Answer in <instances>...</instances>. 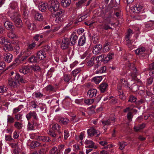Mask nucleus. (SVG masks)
Segmentation results:
<instances>
[{"instance_id": "e2e57ef3", "label": "nucleus", "mask_w": 154, "mask_h": 154, "mask_svg": "<svg viewBox=\"0 0 154 154\" xmlns=\"http://www.w3.org/2000/svg\"><path fill=\"white\" fill-rule=\"evenodd\" d=\"M39 136L37 135V134L33 133L30 135V138L32 139L37 140H38V137Z\"/></svg>"}, {"instance_id": "79ce46f5", "label": "nucleus", "mask_w": 154, "mask_h": 154, "mask_svg": "<svg viewBox=\"0 0 154 154\" xmlns=\"http://www.w3.org/2000/svg\"><path fill=\"white\" fill-rule=\"evenodd\" d=\"M35 18L38 21H41L43 19V17L41 14L37 13L35 14Z\"/></svg>"}, {"instance_id": "a19ab883", "label": "nucleus", "mask_w": 154, "mask_h": 154, "mask_svg": "<svg viewBox=\"0 0 154 154\" xmlns=\"http://www.w3.org/2000/svg\"><path fill=\"white\" fill-rule=\"evenodd\" d=\"M64 19L63 15L58 16L56 17L55 21L58 23H60L63 21Z\"/></svg>"}, {"instance_id": "052dcab7", "label": "nucleus", "mask_w": 154, "mask_h": 154, "mask_svg": "<svg viewBox=\"0 0 154 154\" xmlns=\"http://www.w3.org/2000/svg\"><path fill=\"white\" fill-rule=\"evenodd\" d=\"M5 67V64L4 61L0 62V70H2Z\"/></svg>"}, {"instance_id": "a211bd4d", "label": "nucleus", "mask_w": 154, "mask_h": 154, "mask_svg": "<svg viewBox=\"0 0 154 154\" xmlns=\"http://www.w3.org/2000/svg\"><path fill=\"white\" fill-rule=\"evenodd\" d=\"M26 117L29 121L31 118L32 117L33 119H37V114L35 111L30 112L26 115Z\"/></svg>"}, {"instance_id": "a878e982", "label": "nucleus", "mask_w": 154, "mask_h": 154, "mask_svg": "<svg viewBox=\"0 0 154 154\" xmlns=\"http://www.w3.org/2000/svg\"><path fill=\"white\" fill-rule=\"evenodd\" d=\"M71 37L70 38L71 43L72 45H74L77 41L78 38L77 36L75 33L72 34L71 35Z\"/></svg>"}, {"instance_id": "c9c22d12", "label": "nucleus", "mask_w": 154, "mask_h": 154, "mask_svg": "<svg viewBox=\"0 0 154 154\" xmlns=\"http://www.w3.org/2000/svg\"><path fill=\"white\" fill-rule=\"evenodd\" d=\"M15 121V119L12 116L8 115L7 116V123L8 124L13 123Z\"/></svg>"}, {"instance_id": "7c9ffc66", "label": "nucleus", "mask_w": 154, "mask_h": 154, "mask_svg": "<svg viewBox=\"0 0 154 154\" xmlns=\"http://www.w3.org/2000/svg\"><path fill=\"white\" fill-rule=\"evenodd\" d=\"M96 59H96L95 57H92L87 62V64L88 66L90 67L92 66L94 63L95 60H96V61L97 60H96Z\"/></svg>"}, {"instance_id": "58836bf2", "label": "nucleus", "mask_w": 154, "mask_h": 154, "mask_svg": "<svg viewBox=\"0 0 154 154\" xmlns=\"http://www.w3.org/2000/svg\"><path fill=\"white\" fill-rule=\"evenodd\" d=\"M145 27L146 28H154V21H150L147 22L145 24Z\"/></svg>"}, {"instance_id": "f704fd0d", "label": "nucleus", "mask_w": 154, "mask_h": 154, "mask_svg": "<svg viewBox=\"0 0 154 154\" xmlns=\"http://www.w3.org/2000/svg\"><path fill=\"white\" fill-rule=\"evenodd\" d=\"M109 45V42H106L103 49V52H106L109 50L110 48Z\"/></svg>"}, {"instance_id": "b1692460", "label": "nucleus", "mask_w": 154, "mask_h": 154, "mask_svg": "<svg viewBox=\"0 0 154 154\" xmlns=\"http://www.w3.org/2000/svg\"><path fill=\"white\" fill-rule=\"evenodd\" d=\"M8 81L9 85L11 86V88L16 87L17 85L19 84L17 83V81L16 82L14 80V79H9Z\"/></svg>"}, {"instance_id": "a18cd8bd", "label": "nucleus", "mask_w": 154, "mask_h": 154, "mask_svg": "<svg viewBox=\"0 0 154 154\" xmlns=\"http://www.w3.org/2000/svg\"><path fill=\"white\" fill-rule=\"evenodd\" d=\"M43 96V94L39 92H35L33 94V96L36 98H41Z\"/></svg>"}, {"instance_id": "1a4fd4ad", "label": "nucleus", "mask_w": 154, "mask_h": 154, "mask_svg": "<svg viewBox=\"0 0 154 154\" xmlns=\"http://www.w3.org/2000/svg\"><path fill=\"white\" fill-rule=\"evenodd\" d=\"M128 66L129 67L130 70L131 71L130 75L133 77H135L137 70L134 64L133 63H129Z\"/></svg>"}, {"instance_id": "72a5a7b5", "label": "nucleus", "mask_w": 154, "mask_h": 154, "mask_svg": "<svg viewBox=\"0 0 154 154\" xmlns=\"http://www.w3.org/2000/svg\"><path fill=\"white\" fill-rule=\"evenodd\" d=\"M102 76L95 77L93 78V80L96 84H98L102 80Z\"/></svg>"}, {"instance_id": "8fccbe9b", "label": "nucleus", "mask_w": 154, "mask_h": 154, "mask_svg": "<svg viewBox=\"0 0 154 154\" xmlns=\"http://www.w3.org/2000/svg\"><path fill=\"white\" fill-rule=\"evenodd\" d=\"M38 59L34 56H32L30 57L29 60V61L31 63H35L37 62Z\"/></svg>"}, {"instance_id": "473e14b6", "label": "nucleus", "mask_w": 154, "mask_h": 154, "mask_svg": "<svg viewBox=\"0 0 154 154\" xmlns=\"http://www.w3.org/2000/svg\"><path fill=\"white\" fill-rule=\"evenodd\" d=\"M5 51H11L13 49V46L10 44L9 43L5 45L3 48Z\"/></svg>"}, {"instance_id": "bb28decb", "label": "nucleus", "mask_w": 154, "mask_h": 154, "mask_svg": "<svg viewBox=\"0 0 154 154\" xmlns=\"http://www.w3.org/2000/svg\"><path fill=\"white\" fill-rule=\"evenodd\" d=\"M23 54L25 55L23 57V60L26 59L27 57L31 54L32 53L31 50L27 48L26 50L23 51Z\"/></svg>"}, {"instance_id": "774afa93", "label": "nucleus", "mask_w": 154, "mask_h": 154, "mask_svg": "<svg viewBox=\"0 0 154 154\" xmlns=\"http://www.w3.org/2000/svg\"><path fill=\"white\" fill-rule=\"evenodd\" d=\"M48 134L53 137H55L56 135L55 133L50 130L48 131L47 132Z\"/></svg>"}, {"instance_id": "423d86ee", "label": "nucleus", "mask_w": 154, "mask_h": 154, "mask_svg": "<svg viewBox=\"0 0 154 154\" xmlns=\"http://www.w3.org/2000/svg\"><path fill=\"white\" fill-rule=\"evenodd\" d=\"M85 143L87 145L86 146L87 148L96 149L97 147L95 143L91 140H86Z\"/></svg>"}, {"instance_id": "4468645a", "label": "nucleus", "mask_w": 154, "mask_h": 154, "mask_svg": "<svg viewBox=\"0 0 154 154\" xmlns=\"http://www.w3.org/2000/svg\"><path fill=\"white\" fill-rule=\"evenodd\" d=\"M133 34L132 31L130 29H128L127 33L125 37V40L127 42L128 45L131 44V42L130 40V38L131 37Z\"/></svg>"}, {"instance_id": "603ef678", "label": "nucleus", "mask_w": 154, "mask_h": 154, "mask_svg": "<svg viewBox=\"0 0 154 154\" xmlns=\"http://www.w3.org/2000/svg\"><path fill=\"white\" fill-rule=\"evenodd\" d=\"M81 70V69L80 68H78L74 70L72 72L73 76L75 77L77 75V74L79 73Z\"/></svg>"}, {"instance_id": "39448f33", "label": "nucleus", "mask_w": 154, "mask_h": 154, "mask_svg": "<svg viewBox=\"0 0 154 154\" xmlns=\"http://www.w3.org/2000/svg\"><path fill=\"white\" fill-rule=\"evenodd\" d=\"M87 133L88 135L91 137L93 136L94 135H96L97 136H98L100 134L99 131L95 130L93 128L88 129Z\"/></svg>"}, {"instance_id": "ea45409f", "label": "nucleus", "mask_w": 154, "mask_h": 154, "mask_svg": "<svg viewBox=\"0 0 154 154\" xmlns=\"http://www.w3.org/2000/svg\"><path fill=\"white\" fill-rule=\"evenodd\" d=\"M118 145L119 146V149L120 150L123 149L125 146L127 145V143L126 142H119L118 143Z\"/></svg>"}, {"instance_id": "0eeeda50", "label": "nucleus", "mask_w": 154, "mask_h": 154, "mask_svg": "<svg viewBox=\"0 0 154 154\" xmlns=\"http://www.w3.org/2000/svg\"><path fill=\"white\" fill-rule=\"evenodd\" d=\"M135 52L137 54L143 57L147 54L145 48L143 47L137 48L135 50Z\"/></svg>"}, {"instance_id": "dca6fc26", "label": "nucleus", "mask_w": 154, "mask_h": 154, "mask_svg": "<svg viewBox=\"0 0 154 154\" xmlns=\"http://www.w3.org/2000/svg\"><path fill=\"white\" fill-rule=\"evenodd\" d=\"M114 19L113 17L111 14L109 13L108 15L106 17L104 20L105 23H109L111 25H114V23L111 22L112 20Z\"/></svg>"}, {"instance_id": "37998d69", "label": "nucleus", "mask_w": 154, "mask_h": 154, "mask_svg": "<svg viewBox=\"0 0 154 154\" xmlns=\"http://www.w3.org/2000/svg\"><path fill=\"white\" fill-rule=\"evenodd\" d=\"M94 101V99H85L84 100V102L85 104L88 105H89L92 104Z\"/></svg>"}, {"instance_id": "49530a36", "label": "nucleus", "mask_w": 154, "mask_h": 154, "mask_svg": "<svg viewBox=\"0 0 154 154\" xmlns=\"http://www.w3.org/2000/svg\"><path fill=\"white\" fill-rule=\"evenodd\" d=\"M69 119L66 118H62L60 120V122L64 125L67 124L69 122Z\"/></svg>"}, {"instance_id": "864d4df0", "label": "nucleus", "mask_w": 154, "mask_h": 154, "mask_svg": "<svg viewBox=\"0 0 154 154\" xmlns=\"http://www.w3.org/2000/svg\"><path fill=\"white\" fill-rule=\"evenodd\" d=\"M86 0H81L76 3L77 8H79L82 6V5L86 2Z\"/></svg>"}, {"instance_id": "e433bc0d", "label": "nucleus", "mask_w": 154, "mask_h": 154, "mask_svg": "<svg viewBox=\"0 0 154 154\" xmlns=\"http://www.w3.org/2000/svg\"><path fill=\"white\" fill-rule=\"evenodd\" d=\"M51 154H60L61 152L56 147H54L50 151Z\"/></svg>"}, {"instance_id": "aec40b11", "label": "nucleus", "mask_w": 154, "mask_h": 154, "mask_svg": "<svg viewBox=\"0 0 154 154\" xmlns=\"http://www.w3.org/2000/svg\"><path fill=\"white\" fill-rule=\"evenodd\" d=\"M97 90L95 89L89 90L87 92V95L90 97H95L97 93Z\"/></svg>"}, {"instance_id": "9b49d317", "label": "nucleus", "mask_w": 154, "mask_h": 154, "mask_svg": "<svg viewBox=\"0 0 154 154\" xmlns=\"http://www.w3.org/2000/svg\"><path fill=\"white\" fill-rule=\"evenodd\" d=\"M102 49V46L99 44H97L93 47V52L95 54H97L100 53Z\"/></svg>"}, {"instance_id": "f257e3e1", "label": "nucleus", "mask_w": 154, "mask_h": 154, "mask_svg": "<svg viewBox=\"0 0 154 154\" xmlns=\"http://www.w3.org/2000/svg\"><path fill=\"white\" fill-rule=\"evenodd\" d=\"M60 5L57 0H51L49 3L48 9L54 13L55 16L61 15L64 11L59 9Z\"/></svg>"}, {"instance_id": "9d476101", "label": "nucleus", "mask_w": 154, "mask_h": 154, "mask_svg": "<svg viewBox=\"0 0 154 154\" xmlns=\"http://www.w3.org/2000/svg\"><path fill=\"white\" fill-rule=\"evenodd\" d=\"M69 40L68 38H64L62 39L61 48L63 49H65L67 48L69 44Z\"/></svg>"}, {"instance_id": "c756f323", "label": "nucleus", "mask_w": 154, "mask_h": 154, "mask_svg": "<svg viewBox=\"0 0 154 154\" xmlns=\"http://www.w3.org/2000/svg\"><path fill=\"white\" fill-rule=\"evenodd\" d=\"M41 146L40 143L36 141H32L31 143L30 146L32 148Z\"/></svg>"}, {"instance_id": "6e6d98bb", "label": "nucleus", "mask_w": 154, "mask_h": 154, "mask_svg": "<svg viewBox=\"0 0 154 154\" xmlns=\"http://www.w3.org/2000/svg\"><path fill=\"white\" fill-rule=\"evenodd\" d=\"M17 6L18 4L17 2H13L11 4L10 8L11 10H13L14 9L17 8Z\"/></svg>"}, {"instance_id": "4c0bfd02", "label": "nucleus", "mask_w": 154, "mask_h": 154, "mask_svg": "<svg viewBox=\"0 0 154 154\" xmlns=\"http://www.w3.org/2000/svg\"><path fill=\"white\" fill-rule=\"evenodd\" d=\"M145 127V124H142L138 126H135L134 128V129L135 131H138L141 129L144 128Z\"/></svg>"}, {"instance_id": "2f4dec72", "label": "nucleus", "mask_w": 154, "mask_h": 154, "mask_svg": "<svg viewBox=\"0 0 154 154\" xmlns=\"http://www.w3.org/2000/svg\"><path fill=\"white\" fill-rule=\"evenodd\" d=\"M14 126L18 130H21L22 128L23 125L22 123L16 122H15Z\"/></svg>"}, {"instance_id": "69168bd1", "label": "nucleus", "mask_w": 154, "mask_h": 154, "mask_svg": "<svg viewBox=\"0 0 154 154\" xmlns=\"http://www.w3.org/2000/svg\"><path fill=\"white\" fill-rule=\"evenodd\" d=\"M127 117L128 119L130 121L131 120V119L133 117L132 113L131 112H129L127 115Z\"/></svg>"}, {"instance_id": "6e6552de", "label": "nucleus", "mask_w": 154, "mask_h": 154, "mask_svg": "<svg viewBox=\"0 0 154 154\" xmlns=\"http://www.w3.org/2000/svg\"><path fill=\"white\" fill-rule=\"evenodd\" d=\"M21 10L23 13L24 17L26 19L28 15V11L26 5L24 3H22L21 6Z\"/></svg>"}, {"instance_id": "5fc2aeb1", "label": "nucleus", "mask_w": 154, "mask_h": 154, "mask_svg": "<svg viewBox=\"0 0 154 154\" xmlns=\"http://www.w3.org/2000/svg\"><path fill=\"white\" fill-rule=\"evenodd\" d=\"M28 28L31 30H34L36 28L35 25L33 23H29L27 24Z\"/></svg>"}, {"instance_id": "338daca9", "label": "nucleus", "mask_w": 154, "mask_h": 154, "mask_svg": "<svg viewBox=\"0 0 154 154\" xmlns=\"http://www.w3.org/2000/svg\"><path fill=\"white\" fill-rule=\"evenodd\" d=\"M20 75L19 74H17L14 79V80L16 82L17 81V83H19V82L20 79Z\"/></svg>"}, {"instance_id": "c03bdc74", "label": "nucleus", "mask_w": 154, "mask_h": 154, "mask_svg": "<svg viewBox=\"0 0 154 154\" xmlns=\"http://www.w3.org/2000/svg\"><path fill=\"white\" fill-rule=\"evenodd\" d=\"M5 27L8 29L12 27V23L9 21H6L4 24Z\"/></svg>"}, {"instance_id": "4d7b16f0", "label": "nucleus", "mask_w": 154, "mask_h": 154, "mask_svg": "<svg viewBox=\"0 0 154 154\" xmlns=\"http://www.w3.org/2000/svg\"><path fill=\"white\" fill-rule=\"evenodd\" d=\"M120 82L121 84V85L125 87H128V82L127 81H126L124 79H121L120 80Z\"/></svg>"}, {"instance_id": "20e7f679", "label": "nucleus", "mask_w": 154, "mask_h": 154, "mask_svg": "<svg viewBox=\"0 0 154 154\" xmlns=\"http://www.w3.org/2000/svg\"><path fill=\"white\" fill-rule=\"evenodd\" d=\"M143 6L139 4H137L135 6H133L131 8L132 12L136 15L143 13Z\"/></svg>"}, {"instance_id": "393cba45", "label": "nucleus", "mask_w": 154, "mask_h": 154, "mask_svg": "<svg viewBox=\"0 0 154 154\" xmlns=\"http://www.w3.org/2000/svg\"><path fill=\"white\" fill-rule=\"evenodd\" d=\"M86 40L85 36L83 35L79 39L78 41V45L80 46H83L85 43Z\"/></svg>"}, {"instance_id": "bf43d9fd", "label": "nucleus", "mask_w": 154, "mask_h": 154, "mask_svg": "<svg viewBox=\"0 0 154 154\" xmlns=\"http://www.w3.org/2000/svg\"><path fill=\"white\" fill-rule=\"evenodd\" d=\"M8 36L9 38H13L16 37V35L14 32L11 31L8 34Z\"/></svg>"}, {"instance_id": "ddd939ff", "label": "nucleus", "mask_w": 154, "mask_h": 154, "mask_svg": "<svg viewBox=\"0 0 154 154\" xmlns=\"http://www.w3.org/2000/svg\"><path fill=\"white\" fill-rule=\"evenodd\" d=\"M115 118L113 117L112 118H110L109 119L105 121H101L103 126H108L113 124L115 122Z\"/></svg>"}, {"instance_id": "5701e85b", "label": "nucleus", "mask_w": 154, "mask_h": 154, "mask_svg": "<svg viewBox=\"0 0 154 154\" xmlns=\"http://www.w3.org/2000/svg\"><path fill=\"white\" fill-rule=\"evenodd\" d=\"M11 146L12 147L14 148L13 151L14 154H18L20 152L19 145H18V143H12L11 144Z\"/></svg>"}, {"instance_id": "09e8293b", "label": "nucleus", "mask_w": 154, "mask_h": 154, "mask_svg": "<svg viewBox=\"0 0 154 154\" xmlns=\"http://www.w3.org/2000/svg\"><path fill=\"white\" fill-rule=\"evenodd\" d=\"M137 98L133 95H131L129 97L128 102L131 103L135 102L137 100Z\"/></svg>"}, {"instance_id": "3c124183", "label": "nucleus", "mask_w": 154, "mask_h": 154, "mask_svg": "<svg viewBox=\"0 0 154 154\" xmlns=\"http://www.w3.org/2000/svg\"><path fill=\"white\" fill-rule=\"evenodd\" d=\"M30 67L35 71L38 72L40 71V67L38 65L31 66Z\"/></svg>"}, {"instance_id": "2eb2a0df", "label": "nucleus", "mask_w": 154, "mask_h": 154, "mask_svg": "<svg viewBox=\"0 0 154 154\" xmlns=\"http://www.w3.org/2000/svg\"><path fill=\"white\" fill-rule=\"evenodd\" d=\"M46 57V53L44 50L40 51L37 54V57L39 60H43Z\"/></svg>"}, {"instance_id": "680f3d73", "label": "nucleus", "mask_w": 154, "mask_h": 154, "mask_svg": "<svg viewBox=\"0 0 154 154\" xmlns=\"http://www.w3.org/2000/svg\"><path fill=\"white\" fill-rule=\"evenodd\" d=\"M46 90L48 91H53L54 90V88L50 85H48L45 87Z\"/></svg>"}, {"instance_id": "de8ad7c7", "label": "nucleus", "mask_w": 154, "mask_h": 154, "mask_svg": "<svg viewBox=\"0 0 154 154\" xmlns=\"http://www.w3.org/2000/svg\"><path fill=\"white\" fill-rule=\"evenodd\" d=\"M7 89V87L5 85H3L0 86V93H5L6 92Z\"/></svg>"}, {"instance_id": "0e129e2a", "label": "nucleus", "mask_w": 154, "mask_h": 154, "mask_svg": "<svg viewBox=\"0 0 154 154\" xmlns=\"http://www.w3.org/2000/svg\"><path fill=\"white\" fill-rule=\"evenodd\" d=\"M60 126L57 124H56L52 126V129L54 130L58 131L60 129Z\"/></svg>"}, {"instance_id": "412c9836", "label": "nucleus", "mask_w": 154, "mask_h": 154, "mask_svg": "<svg viewBox=\"0 0 154 154\" xmlns=\"http://www.w3.org/2000/svg\"><path fill=\"white\" fill-rule=\"evenodd\" d=\"M108 86V84L105 82L102 83L100 84L99 86V89L101 92L103 93L106 91Z\"/></svg>"}, {"instance_id": "cd10ccee", "label": "nucleus", "mask_w": 154, "mask_h": 154, "mask_svg": "<svg viewBox=\"0 0 154 154\" xmlns=\"http://www.w3.org/2000/svg\"><path fill=\"white\" fill-rule=\"evenodd\" d=\"M71 3L70 0H62L61 2V5L63 7H67L70 5Z\"/></svg>"}, {"instance_id": "f03ea898", "label": "nucleus", "mask_w": 154, "mask_h": 154, "mask_svg": "<svg viewBox=\"0 0 154 154\" xmlns=\"http://www.w3.org/2000/svg\"><path fill=\"white\" fill-rule=\"evenodd\" d=\"M10 16L12 20L14 21L16 26L18 28H20L22 26V23L20 14L17 12H15L11 14Z\"/></svg>"}, {"instance_id": "f8f14e48", "label": "nucleus", "mask_w": 154, "mask_h": 154, "mask_svg": "<svg viewBox=\"0 0 154 154\" xmlns=\"http://www.w3.org/2000/svg\"><path fill=\"white\" fill-rule=\"evenodd\" d=\"M12 55L10 53H5L3 55V59L8 63H10L12 61Z\"/></svg>"}, {"instance_id": "6ab92c4d", "label": "nucleus", "mask_w": 154, "mask_h": 154, "mask_svg": "<svg viewBox=\"0 0 154 154\" xmlns=\"http://www.w3.org/2000/svg\"><path fill=\"white\" fill-rule=\"evenodd\" d=\"M47 4L44 2H41L39 3L38 8L42 12H44L46 10Z\"/></svg>"}, {"instance_id": "f3484780", "label": "nucleus", "mask_w": 154, "mask_h": 154, "mask_svg": "<svg viewBox=\"0 0 154 154\" xmlns=\"http://www.w3.org/2000/svg\"><path fill=\"white\" fill-rule=\"evenodd\" d=\"M30 68L28 66H22L19 69V72L21 73L25 74L30 71Z\"/></svg>"}, {"instance_id": "13d9d810", "label": "nucleus", "mask_w": 154, "mask_h": 154, "mask_svg": "<svg viewBox=\"0 0 154 154\" xmlns=\"http://www.w3.org/2000/svg\"><path fill=\"white\" fill-rule=\"evenodd\" d=\"M34 126L30 122H28L27 125V129L28 131H31L34 130Z\"/></svg>"}, {"instance_id": "7ed1b4c3", "label": "nucleus", "mask_w": 154, "mask_h": 154, "mask_svg": "<svg viewBox=\"0 0 154 154\" xmlns=\"http://www.w3.org/2000/svg\"><path fill=\"white\" fill-rule=\"evenodd\" d=\"M114 54L112 53H109L107 56L104 54H101L97 57L96 60H98L103 61L105 63H107L108 62L111 60L114 57Z\"/></svg>"}, {"instance_id": "4be33fe9", "label": "nucleus", "mask_w": 154, "mask_h": 154, "mask_svg": "<svg viewBox=\"0 0 154 154\" xmlns=\"http://www.w3.org/2000/svg\"><path fill=\"white\" fill-rule=\"evenodd\" d=\"M38 140L45 142H48L51 141V140L49 137L45 136H39L38 137Z\"/></svg>"}, {"instance_id": "c85d7f7f", "label": "nucleus", "mask_w": 154, "mask_h": 154, "mask_svg": "<svg viewBox=\"0 0 154 154\" xmlns=\"http://www.w3.org/2000/svg\"><path fill=\"white\" fill-rule=\"evenodd\" d=\"M97 69L96 72L97 74L105 72L106 70V67L105 66H103L100 67H97Z\"/></svg>"}]
</instances>
